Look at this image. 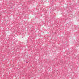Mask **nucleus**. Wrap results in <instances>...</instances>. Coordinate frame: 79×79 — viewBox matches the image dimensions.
Wrapping results in <instances>:
<instances>
[{
	"mask_svg": "<svg viewBox=\"0 0 79 79\" xmlns=\"http://www.w3.org/2000/svg\"><path fill=\"white\" fill-rule=\"evenodd\" d=\"M26 63H27V62Z\"/></svg>",
	"mask_w": 79,
	"mask_h": 79,
	"instance_id": "obj_1",
	"label": "nucleus"
}]
</instances>
